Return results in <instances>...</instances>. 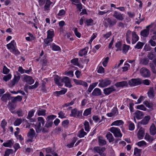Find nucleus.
<instances>
[{
	"instance_id": "obj_1",
	"label": "nucleus",
	"mask_w": 156,
	"mask_h": 156,
	"mask_svg": "<svg viewBox=\"0 0 156 156\" xmlns=\"http://www.w3.org/2000/svg\"><path fill=\"white\" fill-rule=\"evenodd\" d=\"M140 75L144 77L148 78L151 76L150 71L146 67L141 68L140 70Z\"/></svg>"
},
{
	"instance_id": "obj_2",
	"label": "nucleus",
	"mask_w": 156,
	"mask_h": 156,
	"mask_svg": "<svg viewBox=\"0 0 156 156\" xmlns=\"http://www.w3.org/2000/svg\"><path fill=\"white\" fill-rule=\"evenodd\" d=\"M110 131L113 133L115 137H121L122 136L120 129L118 128L112 127L110 129Z\"/></svg>"
},
{
	"instance_id": "obj_3",
	"label": "nucleus",
	"mask_w": 156,
	"mask_h": 156,
	"mask_svg": "<svg viewBox=\"0 0 156 156\" xmlns=\"http://www.w3.org/2000/svg\"><path fill=\"white\" fill-rule=\"evenodd\" d=\"M129 83L130 86L133 87L141 84V79H132L129 81Z\"/></svg>"
},
{
	"instance_id": "obj_4",
	"label": "nucleus",
	"mask_w": 156,
	"mask_h": 156,
	"mask_svg": "<svg viewBox=\"0 0 156 156\" xmlns=\"http://www.w3.org/2000/svg\"><path fill=\"white\" fill-rule=\"evenodd\" d=\"M112 81L108 79H106L105 80H102L99 84V86L101 87H106L110 85L112 83Z\"/></svg>"
},
{
	"instance_id": "obj_5",
	"label": "nucleus",
	"mask_w": 156,
	"mask_h": 156,
	"mask_svg": "<svg viewBox=\"0 0 156 156\" xmlns=\"http://www.w3.org/2000/svg\"><path fill=\"white\" fill-rule=\"evenodd\" d=\"M116 90L114 86H112L111 87L105 88L103 90L104 94L105 95H108L113 92Z\"/></svg>"
},
{
	"instance_id": "obj_6",
	"label": "nucleus",
	"mask_w": 156,
	"mask_h": 156,
	"mask_svg": "<svg viewBox=\"0 0 156 156\" xmlns=\"http://www.w3.org/2000/svg\"><path fill=\"white\" fill-rule=\"evenodd\" d=\"M6 46L8 49L11 52H12L13 50H15V49L16 48V43L14 40L12 41L10 43L7 44Z\"/></svg>"
},
{
	"instance_id": "obj_7",
	"label": "nucleus",
	"mask_w": 156,
	"mask_h": 156,
	"mask_svg": "<svg viewBox=\"0 0 156 156\" xmlns=\"http://www.w3.org/2000/svg\"><path fill=\"white\" fill-rule=\"evenodd\" d=\"M113 16L120 21H122L124 19L123 14L117 11H115L114 12Z\"/></svg>"
},
{
	"instance_id": "obj_8",
	"label": "nucleus",
	"mask_w": 156,
	"mask_h": 156,
	"mask_svg": "<svg viewBox=\"0 0 156 156\" xmlns=\"http://www.w3.org/2000/svg\"><path fill=\"white\" fill-rule=\"evenodd\" d=\"M23 80L29 84H31L34 82V80L30 76L24 75Z\"/></svg>"
},
{
	"instance_id": "obj_9",
	"label": "nucleus",
	"mask_w": 156,
	"mask_h": 156,
	"mask_svg": "<svg viewBox=\"0 0 156 156\" xmlns=\"http://www.w3.org/2000/svg\"><path fill=\"white\" fill-rule=\"evenodd\" d=\"M62 82L65 83V86L66 87L70 88L72 87L71 84V80L70 78L66 76L62 78Z\"/></svg>"
},
{
	"instance_id": "obj_10",
	"label": "nucleus",
	"mask_w": 156,
	"mask_h": 156,
	"mask_svg": "<svg viewBox=\"0 0 156 156\" xmlns=\"http://www.w3.org/2000/svg\"><path fill=\"white\" fill-rule=\"evenodd\" d=\"M109 27H111L115 25L117 22L116 19H112L110 18H108L106 19Z\"/></svg>"
},
{
	"instance_id": "obj_11",
	"label": "nucleus",
	"mask_w": 156,
	"mask_h": 156,
	"mask_svg": "<svg viewBox=\"0 0 156 156\" xmlns=\"http://www.w3.org/2000/svg\"><path fill=\"white\" fill-rule=\"evenodd\" d=\"M128 85V84L127 81H123L120 82H117L115 84V85L117 88L127 87Z\"/></svg>"
},
{
	"instance_id": "obj_12",
	"label": "nucleus",
	"mask_w": 156,
	"mask_h": 156,
	"mask_svg": "<svg viewBox=\"0 0 156 156\" xmlns=\"http://www.w3.org/2000/svg\"><path fill=\"white\" fill-rule=\"evenodd\" d=\"M54 81L55 83L59 86H62L63 85L62 83V78L58 75L55 76Z\"/></svg>"
},
{
	"instance_id": "obj_13",
	"label": "nucleus",
	"mask_w": 156,
	"mask_h": 156,
	"mask_svg": "<svg viewBox=\"0 0 156 156\" xmlns=\"http://www.w3.org/2000/svg\"><path fill=\"white\" fill-rule=\"evenodd\" d=\"M17 76L14 75V79L11 81L10 84L12 86H14L16 83H17L19 80L20 78V73H17Z\"/></svg>"
},
{
	"instance_id": "obj_14",
	"label": "nucleus",
	"mask_w": 156,
	"mask_h": 156,
	"mask_svg": "<svg viewBox=\"0 0 156 156\" xmlns=\"http://www.w3.org/2000/svg\"><path fill=\"white\" fill-rule=\"evenodd\" d=\"M151 119L149 115L145 116L141 121L139 122L140 124L145 125L148 123V122Z\"/></svg>"
},
{
	"instance_id": "obj_15",
	"label": "nucleus",
	"mask_w": 156,
	"mask_h": 156,
	"mask_svg": "<svg viewBox=\"0 0 156 156\" xmlns=\"http://www.w3.org/2000/svg\"><path fill=\"white\" fill-rule=\"evenodd\" d=\"M132 35V44H133L135 43L139 40V37L135 32H133Z\"/></svg>"
},
{
	"instance_id": "obj_16",
	"label": "nucleus",
	"mask_w": 156,
	"mask_h": 156,
	"mask_svg": "<svg viewBox=\"0 0 156 156\" xmlns=\"http://www.w3.org/2000/svg\"><path fill=\"white\" fill-rule=\"evenodd\" d=\"M11 98V94L9 93L4 94L2 96L1 99L3 101L6 102Z\"/></svg>"
},
{
	"instance_id": "obj_17",
	"label": "nucleus",
	"mask_w": 156,
	"mask_h": 156,
	"mask_svg": "<svg viewBox=\"0 0 156 156\" xmlns=\"http://www.w3.org/2000/svg\"><path fill=\"white\" fill-rule=\"evenodd\" d=\"M134 117L137 119H141L144 116V114L143 112L139 110L136 111L134 113Z\"/></svg>"
},
{
	"instance_id": "obj_18",
	"label": "nucleus",
	"mask_w": 156,
	"mask_h": 156,
	"mask_svg": "<svg viewBox=\"0 0 156 156\" xmlns=\"http://www.w3.org/2000/svg\"><path fill=\"white\" fill-rule=\"evenodd\" d=\"M144 129L143 128H141L139 130L137 134V136L140 139H142L144 137Z\"/></svg>"
},
{
	"instance_id": "obj_19",
	"label": "nucleus",
	"mask_w": 156,
	"mask_h": 156,
	"mask_svg": "<svg viewBox=\"0 0 156 156\" xmlns=\"http://www.w3.org/2000/svg\"><path fill=\"white\" fill-rule=\"evenodd\" d=\"M94 151L99 154L100 155L103 154V152L105 150V147H95L94 148Z\"/></svg>"
},
{
	"instance_id": "obj_20",
	"label": "nucleus",
	"mask_w": 156,
	"mask_h": 156,
	"mask_svg": "<svg viewBox=\"0 0 156 156\" xmlns=\"http://www.w3.org/2000/svg\"><path fill=\"white\" fill-rule=\"evenodd\" d=\"M92 94L94 96H100L101 94V92L100 89L96 88L93 91Z\"/></svg>"
},
{
	"instance_id": "obj_21",
	"label": "nucleus",
	"mask_w": 156,
	"mask_h": 156,
	"mask_svg": "<svg viewBox=\"0 0 156 156\" xmlns=\"http://www.w3.org/2000/svg\"><path fill=\"white\" fill-rule=\"evenodd\" d=\"M150 132L151 134L152 135H154L156 134V128L153 124L150 127Z\"/></svg>"
},
{
	"instance_id": "obj_22",
	"label": "nucleus",
	"mask_w": 156,
	"mask_h": 156,
	"mask_svg": "<svg viewBox=\"0 0 156 156\" xmlns=\"http://www.w3.org/2000/svg\"><path fill=\"white\" fill-rule=\"evenodd\" d=\"M148 97L152 99L154 96V91L153 87H151L147 93Z\"/></svg>"
},
{
	"instance_id": "obj_23",
	"label": "nucleus",
	"mask_w": 156,
	"mask_h": 156,
	"mask_svg": "<svg viewBox=\"0 0 156 156\" xmlns=\"http://www.w3.org/2000/svg\"><path fill=\"white\" fill-rule=\"evenodd\" d=\"M106 137L108 140L109 142L113 141L114 140V138L112 134L110 132H108L106 135Z\"/></svg>"
},
{
	"instance_id": "obj_24",
	"label": "nucleus",
	"mask_w": 156,
	"mask_h": 156,
	"mask_svg": "<svg viewBox=\"0 0 156 156\" xmlns=\"http://www.w3.org/2000/svg\"><path fill=\"white\" fill-rule=\"evenodd\" d=\"M131 34V31L129 30H127L126 34V40L128 44H130V36Z\"/></svg>"
},
{
	"instance_id": "obj_25",
	"label": "nucleus",
	"mask_w": 156,
	"mask_h": 156,
	"mask_svg": "<svg viewBox=\"0 0 156 156\" xmlns=\"http://www.w3.org/2000/svg\"><path fill=\"white\" fill-rule=\"evenodd\" d=\"M35 134V132L34 130L33 129H31L28 133L27 136L31 138H33L34 137Z\"/></svg>"
},
{
	"instance_id": "obj_26",
	"label": "nucleus",
	"mask_w": 156,
	"mask_h": 156,
	"mask_svg": "<svg viewBox=\"0 0 156 156\" xmlns=\"http://www.w3.org/2000/svg\"><path fill=\"white\" fill-rule=\"evenodd\" d=\"M54 36V31L52 29L49 30L47 31V37L52 39Z\"/></svg>"
},
{
	"instance_id": "obj_27",
	"label": "nucleus",
	"mask_w": 156,
	"mask_h": 156,
	"mask_svg": "<svg viewBox=\"0 0 156 156\" xmlns=\"http://www.w3.org/2000/svg\"><path fill=\"white\" fill-rule=\"evenodd\" d=\"M149 62V59L147 58H144L141 59L140 61V63L144 65H147Z\"/></svg>"
},
{
	"instance_id": "obj_28",
	"label": "nucleus",
	"mask_w": 156,
	"mask_h": 156,
	"mask_svg": "<svg viewBox=\"0 0 156 156\" xmlns=\"http://www.w3.org/2000/svg\"><path fill=\"white\" fill-rule=\"evenodd\" d=\"M123 122L122 120H118L112 122L111 124V126H119L123 125Z\"/></svg>"
},
{
	"instance_id": "obj_29",
	"label": "nucleus",
	"mask_w": 156,
	"mask_h": 156,
	"mask_svg": "<svg viewBox=\"0 0 156 156\" xmlns=\"http://www.w3.org/2000/svg\"><path fill=\"white\" fill-rule=\"evenodd\" d=\"M13 144L12 140H9L6 143H4L3 145L4 146L6 147H11Z\"/></svg>"
},
{
	"instance_id": "obj_30",
	"label": "nucleus",
	"mask_w": 156,
	"mask_h": 156,
	"mask_svg": "<svg viewBox=\"0 0 156 156\" xmlns=\"http://www.w3.org/2000/svg\"><path fill=\"white\" fill-rule=\"evenodd\" d=\"M98 142L100 145L103 146L105 145L106 143V140L103 139L102 136H99L98 137Z\"/></svg>"
},
{
	"instance_id": "obj_31",
	"label": "nucleus",
	"mask_w": 156,
	"mask_h": 156,
	"mask_svg": "<svg viewBox=\"0 0 156 156\" xmlns=\"http://www.w3.org/2000/svg\"><path fill=\"white\" fill-rule=\"evenodd\" d=\"M87 52V51L86 50V48H85L79 52V55L80 56L82 57L83 55H86Z\"/></svg>"
},
{
	"instance_id": "obj_32",
	"label": "nucleus",
	"mask_w": 156,
	"mask_h": 156,
	"mask_svg": "<svg viewBox=\"0 0 156 156\" xmlns=\"http://www.w3.org/2000/svg\"><path fill=\"white\" fill-rule=\"evenodd\" d=\"M149 30L144 29L142 30L140 32V35L143 37H147L149 34Z\"/></svg>"
},
{
	"instance_id": "obj_33",
	"label": "nucleus",
	"mask_w": 156,
	"mask_h": 156,
	"mask_svg": "<svg viewBox=\"0 0 156 156\" xmlns=\"http://www.w3.org/2000/svg\"><path fill=\"white\" fill-rule=\"evenodd\" d=\"M145 139L150 142H151L154 139L153 137L151 136L147 133L146 134Z\"/></svg>"
},
{
	"instance_id": "obj_34",
	"label": "nucleus",
	"mask_w": 156,
	"mask_h": 156,
	"mask_svg": "<svg viewBox=\"0 0 156 156\" xmlns=\"http://www.w3.org/2000/svg\"><path fill=\"white\" fill-rule=\"evenodd\" d=\"M46 110L44 109H39L37 112L38 115H46Z\"/></svg>"
},
{
	"instance_id": "obj_35",
	"label": "nucleus",
	"mask_w": 156,
	"mask_h": 156,
	"mask_svg": "<svg viewBox=\"0 0 156 156\" xmlns=\"http://www.w3.org/2000/svg\"><path fill=\"white\" fill-rule=\"evenodd\" d=\"M78 58H73L71 61V62L75 66H77L79 67L80 65L78 63Z\"/></svg>"
},
{
	"instance_id": "obj_36",
	"label": "nucleus",
	"mask_w": 156,
	"mask_h": 156,
	"mask_svg": "<svg viewBox=\"0 0 156 156\" xmlns=\"http://www.w3.org/2000/svg\"><path fill=\"white\" fill-rule=\"evenodd\" d=\"M143 104H144L146 106L149 108H152L153 106V104L151 102H149L148 101H145L143 102Z\"/></svg>"
},
{
	"instance_id": "obj_37",
	"label": "nucleus",
	"mask_w": 156,
	"mask_h": 156,
	"mask_svg": "<svg viewBox=\"0 0 156 156\" xmlns=\"http://www.w3.org/2000/svg\"><path fill=\"white\" fill-rule=\"evenodd\" d=\"M87 134V133L84 131L83 129H82L79 132L78 136L80 138L83 137Z\"/></svg>"
},
{
	"instance_id": "obj_38",
	"label": "nucleus",
	"mask_w": 156,
	"mask_h": 156,
	"mask_svg": "<svg viewBox=\"0 0 156 156\" xmlns=\"http://www.w3.org/2000/svg\"><path fill=\"white\" fill-rule=\"evenodd\" d=\"M37 120L38 122V125H40H40H41V124L43 126L45 122L44 119L42 117H38L37 118Z\"/></svg>"
},
{
	"instance_id": "obj_39",
	"label": "nucleus",
	"mask_w": 156,
	"mask_h": 156,
	"mask_svg": "<svg viewBox=\"0 0 156 156\" xmlns=\"http://www.w3.org/2000/svg\"><path fill=\"white\" fill-rule=\"evenodd\" d=\"M144 45V44L140 41L137 42L136 45L135 46V48L138 49H141Z\"/></svg>"
},
{
	"instance_id": "obj_40",
	"label": "nucleus",
	"mask_w": 156,
	"mask_h": 156,
	"mask_svg": "<svg viewBox=\"0 0 156 156\" xmlns=\"http://www.w3.org/2000/svg\"><path fill=\"white\" fill-rule=\"evenodd\" d=\"M22 122V120L21 119L18 118L16 119L14 122V125L15 126H19Z\"/></svg>"
},
{
	"instance_id": "obj_41",
	"label": "nucleus",
	"mask_w": 156,
	"mask_h": 156,
	"mask_svg": "<svg viewBox=\"0 0 156 156\" xmlns=\"http://www.w3.org/2000/svg\"><path fill=\"white\" fill-rule=\"evenodd\" d=\"M141 150L136 147L134 149V154L136 156H140Z\"/></svg>"
},
{
	"instance_id": "obj_42",
	"label": "nucleus",
	"mask_w": 156,
	"mask_h": 156,
	"mask_svg": "<svg viewBox=\"0 0 156 156\" xmlns=\"http://www.w3.org/2000/svg\"><path fill=\"white\" fill-rule=\"evenodd\" d=\"M91 108H89L86 109L83 113V115L87 116L90 114L91 112Z\"/></svg>"
},
{
	"instance_id": "obj_43",
	"label": "nucleus",
	"mask_w": 156,
	"mask_h": 156,
	"mask_svg": "<svg viewBox=\"0 0 156 156\" xmlns=\"http://www.w3.org/2000/svg\"><path fill=\"white\" fill-rule=\"evenodd\" d=\"M7 122H6L5 120L4 119L2 121L1 126L3 129V132H5L6 131L5 128V126L6 125Z\"/></svg>"
},
{
	"instance_id": "obj_44",
	"label": "nucleus",
	"mask_w": 156,
	"mask_h": 156,
	"mask_svg": "<svg viewBox=\"0 0 156 156\" xmlns=\"http://www.w3.org/2000/svg\"><path fill=\"white\" fill-rule=\"evenodd\" d=\"M122 45L121 43L119 42H117L115 44V47L117 48L116 51L121 50Z\"/></svg>"
},
{
	"instance_id": "obj_45",
	"label": "nucleus",
	"mask_w": 156,
	"mask_h": 156,
	"mask_svg": "<svg viewBox=\"0 0 156 156\" xmlns=\"http://www.w3.org/2000/svg\"><path fill=\"white\" fill-rule=\"evenodd\" d=\"M52 121L50 120H47V122L45 124V127L47 128H48L49 127H51L52 126Z\"/></svg>"
},
{
	"instance_id": "obj_46",
	"label": "nucleus",
	"mask_w": 156,
	"mask_h": 156,
	"mask_svg": "<svg viewBox=\"0 0 156 156\" xmlns=\"http://www.w3.org/2000/svg\"><path fill=\"white\" fill-rule=\"evenodd\" d=\"M84 125L85 131L87 132H88L89 130V122L87 121H86Z\"/></svg>"
},
{
	"instance_id": "obj_47",
	"label": "nucleus",
	"mask_w": 156,
	"mask_h": 156,
	"mask_svg": "<svg viewBox=\"0 0 156 156\" xmlns=\"http://www.w3.org/2000/svg\"><path fill=\"white\" fill-rule=\"evenodd\" d=\"M111 112L114 116L117 115L119 113L118 109L116 107H114L112 109Z\"/></svg>"
},
{
	"instance_id": "obj_48",
	"label": "nucleus",
	"mask_w": 156,
	"mask_h": 156,
	"mask_svg": "<svg viewBox=\"0 0 156 156\" xmlns=\"http://www.w3.org/2000/svg\"><path fill=\"white\" fill-rule=\"evenodd\" d=\"M52 47L53 50L55 51H59L61 50L60 48L54 43L52 44Z\"/></svg>"
},
{
	"instance_id": "obj_49",
	"label": "nucleus",
	"mask_w": 156,
	"mask_h": 156,
	"mask_svg": "<svg viewBox=\"0 0 156 156\" xmlns=\"http://www.w3.org/2000/svg\"><path fill=\"white\" fill-rule=\"evenodd\" d=\"M11 77V75L10 74H9L5 76L3 79V80L6 82L10 80Z\"/></svg>"
},
{
	"instance_id": "obj_50",
	"label": "nucleus",
	"mask_w": 156,
	"mask_h": 156,
	"mask_svg": "<svg viewBox=\"0 0 156 156\" xmlns=\"http://www.w3.org/2000/svg\"><path fill=\"white\" fill-rule=\"evenodd\" d=\"M93 120L96 122H98L100 123L102 122V120H100L99 117L97 115H94L92 117Z\"/></svg>"
},
{
	"instance_id": "obj_51",
	"label": "nucleus",
	"mask_w": 156,
	"mask_h": 156,
	"mask_svg": "<svg viewBox=\"0 0 156 156\" xmlns=\"http://www.w3.org/2000/svg\"><path fill=\"white\" fill-rule=\"evenodd\" d=\"M34 111L33 110L30 111L28 112V115L27 116V118L30 119L34 115Z\"/></svg>"
},
{
	"instance_id": "obj_52",
	"label": "nucleus",
	"mask_w": 156,
	"mask_h": 156,
	"mask_svg": "<svg viewBox=\"0 0 156 156\" xmlns=\"http://www.w3.org/2000/svg\"><path fill=\"white\" fill-rule=\"evenodd\" d=\"M77 109L76 108L73 109L71 110V113L70 114L71 116L76 117L77 113Z\"/></svg>"
},
{
	"instance_id": "obj_53",
	"label": "nucleus",
	"mask_w": 156,
	"mask_h": 156,
	"mask_svg": "<svg viewBox=\"0 0 156 156\" xmlns=\"http://www.w3.org/2000/svg\"><path fill=\"white\" fill-rule=\"evenodd\" d=\"M52 39L48 37H47V38L45 39L44 40V43L46 44L47 45H48L49 43L52 42Z\"/></svg>"
},
{
	"instance_id": "obj_54",
	"label": "nucleus",
	"mask_w": 156,
	"mask_h": 156,
	"mask_svg": "<svg viewBox=\"0 0 156 156\" xmlns=\"http://www.w3.org/2000/svg\"><path fill=\"white\" fill-rule=\"evenodd\" d=\"M150 80H142L141 79V84L143 83L144 85L148 86L150 84Z\"/></svg>"
},
{
	"instance_id": "obj_55",
	"label": "nucleus",
	"mask_w": 156,
	"mask_h": 156,
	"mask_svg": "<svg viewBox=\"0 0 156 156\" xmlns=\"http://www.w3.org/2000/svg\"><path fill=\"white\" fill-rule=\"evenodd\" d=\"M129 46L127 45L124 44L123 48V52L126 53L127 52L129 48Z\"/></svg>"
},
{
	"instance_id": "obj_56",
	"label": "nucleus",
	"mask_w": 156,
	"mask_h": 156,
	"mask_svg": "<svg viewBox=\"0 0 156 156\" xmlns=\"http://www.w3.org/2000/svg\"><path fill=\"white\" fill-rule=\"evenodd\" d=\"M136 108L137 109H139L145 111H146L147 109L143 105H137V106Z\"/></svg>"
},
{
	"instance_id": "obj_57",
	"label": "nucleus",
	"mask_w": 156,
	"mask_h": 156,
	"mask_svg": "<svg viewBox=\"0 0 156 156\" xmlns=\"http://www.w3.org/2000/svg\"><path fill=\"white\" fill-rule=\"evenodd\" d=\"M109 59V58L108 57H107L106 58L104 59V61L103 62L102 64L104 66H106L108 61Z\"/></svg>"
},
{
	"instance_id": "obj_58",
	"label": "nucleus",
	"mask_w": 156,
	"mask_h": 156,
	"mask_svg": "<svg viewBox=\"0 0 156 156\" xmlns=\"http://www.w3.org/2000/svg\"><path fill=\"white\" fill-rule=\"evenodd\" d=\"M74 33L79 38H80L81 37V34L78 31L77 28H75L74 30Z\"/></svg>"
},
{
	"instance_id": "obj_59",
	"label": "nucleus",
	"mask_w": 156,
	"mask_h": 156,
	"mask_svg": "<svg viewBox=\"0 0 156 156\" xmlns=\"http://www.w3.org/2000/svg\"><path fill=\"white\" fill-rule=\"evenodd\" d=\"M93 20L91 19H88L86 20V23L87 26H90L91 25V24L93 23Z\"/></svg>"
},
{
	"instance_id": "obj_60",
	"label": "nucleus",
	"mask_w": 156,
	"mask_h": 156,
	"mask_svg": "<svg viewBox=\"0 0 156 156\" xmlns=\"http://www.w3.org/2000/svg\"><path fill=\"white\" fill-rule=\"evenodd\" d=\"M9 107L10 111L12 113H13L14 112H12V110H14L15 108V107L14 105L12 103H10L9 104Z\"/></svg>"
},
{
	"instance_id": "obj_61",
	"label": "nucleus",
	"mask_w": 156,
	"mask_h": 156,
	"mask_svg": "<svg viewBox=\"0 0 156 156\" xmlns=\"http://www.w3.org/2000/svg\"><path fill=\"white\" fill-rule=\"evenodd\" d=\"M56 117V116L55 115H51L50 116H48L47 117L46 120H50L52 121L55 119Z\"/></svg>"
},
{
	"instance_id": "obj_62",
	"label": "nucleus",
	"mask_w": 156,
	"mask_h": 156,
	"mask_svg": "<svg viewBox=\"0 0 156 156\" xmlns=\"http://www.w3.org/2000/svg\"><path fill=\"white\" fill-rule=\"evenodd\" d=\"M137 145L139 147H141L144 145H146V143L144 141L142 140L140 141L139 142L137 143Z\"/></svg>"
},
{
	"instance_id": "obj_63",
	"label": "nucleus",
	"mask_w": 156,
	"mask_h": 156,
	"mask_svg": "<svg viewBox=\"0 0 156 156\" xmlns=\"http://www.w3.org/2000/svg\"><path fill=\"white\" fill-rule=\"evenodd\" d=\"M9 72V69L7 68L5 66H4L3 68V73L4 74H7Z\"/></svg>"
},
{
	"instance_id": "obj_64",
	"label": "nucleus",
	"mask_w": 156,
	"mask_h": 156,
	"mask_svg": "<svg viewBox=\"0 0 156 156\" xmlns=\"http://www.w3.org/2000/svg\"><path fill=\"white\" fill-rule=\"evenodd\" d=\"M129 129L130 130H133L134 129L135 126L134 123H131L129 125Z\"/></svg>"
}]
</instances>
